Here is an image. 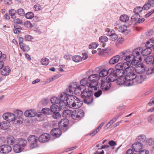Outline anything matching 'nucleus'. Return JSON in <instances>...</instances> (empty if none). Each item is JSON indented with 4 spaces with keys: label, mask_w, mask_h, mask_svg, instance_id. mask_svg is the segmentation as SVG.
Wrapping results in <instances>:
<instances>
[{
    "label": "nucleus",
    "mask_w": 154,
    "mask_h": 154,
    "mask_svg": "<svg viewBox=\"0 0 154 154\" xmlns=\"http://www.w3.org/2000/svg\"><path fill=\"white\" fill-rule=\"evenodd\" d=\"M96 89H93L90 90L89 88L88 90H85L80 91V93H81L82 97L83 99L84 102L87 104L91 103L93 100L92 97V92H94V90Z\"/></svg>",
    "instance_id": "f257e3e1"
},
{
    "label": "nucleus",
    "mask_w": 154,
    "mask_h": 154,
    "mask_svg": "<svg viewBox=\"0 0 154 154\" xmlns=\"http://www.w3.org/2000/svg\"><path fill=\"white\" fill-rule=\"evenodd\" d=\"M69 99L70 101L68 102L69 108L77 109L82 106V102L76 96H71Z\"/></svg>",
    "instance_id": "f03ea898"
},
{
    "label": "nucleus",
    "mask_w": 154,
    "mask_h": 154,
    "mask_svg": "<svg viewBox=\"0 0 154 154\" xmlns=\"http://www.w3.org/2000/svg\"><path fill=\"white\" fill-rule=\"evenodd\" d=\"M100 79L99 76L97 74H94L91 75L88 77V79L90 82L88 84L89 86H91V88L96 89L99 88L98 86V81Z\"/></svg>",
    "instance_id": "7ed1b4c3"
},
{
    "label": "nucleus",
    "mask_w": 154,
    "mask_h": 154,
    "mask_svg": "<svg viewBox=\"0 0 154 154\" xmlns=\"http://www.w3.org/2000/svg\"><path fill=\"white\" fill-rule=\"evenodd\" d=\"M70 96H69L64 92L61 93L59 104L61 108H66L67 104L68 105V102L70 101L69 98Z\"/></svg>",
    "instance_id": "20e7f679"
},
{
    "label": "nucleus",
    "mask_w": 154,
    "mask_h": 154,
    "mask_svg": "<svg viewBox=\"0 0 154 154\" xmlns=\"http://www.w3.org/2000/svg\"><path fill=\"white\" fill-rule=\"evenodd\" d=\"M126 72L127 74L126 75V79L127 80H132V79H133L136 77L135 75L136 74L135 73L136 72L135 68L133 66H130L128 68Z\"/></svg>",
    "instance_id": "39448f33"
},
{
    "label": "nucleus",
    "mask_w": 154,
    "mask_h": 154,
    "mask_svg": "<svg viewBox=\"0 0 154 154\" xmlns=\"http://www.w3.org/2000/svg\"><path fill=\"white\" fill-rule=\"evenodd\" d=\"M117 83L119 85H124L126 86H131L133 85V81L130 80H127L126 79V76L119 77L117 78Z\"/></svg>",
    "instance_id": "423d86ee"
},
{
    "label": "nucleus",
    "mask_w": 154,
    "mask_h": 154,
    "mask_svg": "<svg viewBox=\"0 0 154 154\" xmlns=\"http://www.w3.org/2000/svg\"><path fill=\"white\" fill-rule=\"evenodd\" d=\"M38 138L37 136L31 135L28 137V140L30 144V147L34 148L38 146Z\"/></svg>",
    "instance_id": "0eeeda50"
},
{
    "label": "nucleus",
    "mask_w": 154,
    "mask_h": 154,
    "mask_svg": "<svg viewBox=\"0 0 154 154\" xmlns=\"http://www.w3.org/2000/svg\"><path fill=\"white\" fill-rule=\"evenodd\" d=\"M72 118L74 119H80L84 116V113L83 110L80 109H77L72 111Z\"/></svg>",
    "instance_id": "6e6552de"
},
{
    "label": "nucleus",
    "mask_w": 154,
    "mask_h": 154,
    "mask_svg": "<svg viewBox=\"0 0 154 154\" xmlns=\"http://www.w3.org/2000/svg\"><path fill=\"white\" fill-rule=\"evenodd\" d=\"M128 50L122 51L120 53V55L121 56H122L121 57L122 60H125L127 62H131L134 58V56L132 54L128 55Z\"/></svg>",
    "instance_id": "1a4fd4ad"
},
{
    "label": "nucleus",
    "mask_w": 154,
    "mask_h": 154,
    "mask_svg": "<svg viewBox=\"0 0 154 154\" xmlns=\"http://www.w3.org/2000/svg\"><path fill=\"white\" fill-rule=\"evenodd\" d=\"M88 79L87 78H83L80 81V83L81 85H79L80 90L81 91H83L85 90L86 88V86L88 87L89 90H92L91 88V86H89L88 84H90L89 82L88 81Z\"/></svg>",
    "instance_id": "9d476101"
},
{
    "label": "nucleus",
    "mask_w": 154,
    "mask_h": 154,
    "mask_svg": "<svg viewBox=\"0 0 154 154\" xmlns=\"http://www.w3.org/2000/svg\"><path fill=\"white\" fill-rule=\"evenodd\" d=\"M109 75L106 78V80L109 82H113L117 80L118 78L116 76L114 72V69L112 68L109 69L108 70Z\"/></svg>",
    "instance_id": "9b49d317"
},
{
    "label": "nucleus",
    "mask_w": 154,
    "mask_h": 154,
    "mask_svg": "<svg viewBox=\"0 0 154 154\" xmlns=\"http://www.w3.org/2000/svg\"><path fill=\"white\" fill-rule=\"evenodd\" d=\"M135 76L136 77L132 80L133 81V85L134 82L138 84L141 83L146 78V75L144 74L143 75L142 74L138 75L136 74L135 75Z\"/></svg>",
    "instance_id": "f8f14e48"
},
{
    "label": "nucleus",
    "mask_w": 154,
    "mask_h": 154,
    "mask_svg": "<svg viewBox=\"0 0 154 154\" xmlns=\"http://www.w3.org/2000/svg\"><path fill=\"white\" fill-rule=\"evenodd\" d=\"M135 69L136 73L143 75L145 70V66L143 63L139 64L135 66Z\"/></svg>",
    "instance_id": "ddd939ff"
},
{
    "label": "nucleus",
    "mask_w": 154,
    "mask_h": 154,
    "mask_svg": "<svg viewBox=\"0 0 154 154\" xmlns=\"http://www.w3.org/2000/svg\"><path fill=\"white\" fill-rule=\"evenodd\" d=\"M3 117L7 121H12L14 120H17V118H15V116L11 113H4L3 115Z\"/></svg>",
    "instance_id": "4468645a"
},
{
    "label": "nucleus",
    "mask_w": 154,
    "mask_h": 154,
    "mask_svg": "<svg viewBox=\"0 0 154 154\" xmlns=\"http://www.w3.org/2000/svg\"><path fill=\"white\" fill-rule=\"evenodd\" d=\"M12 149L11 147L8 145H3L0 146V152L6 154L10 152Z\"/></svg>",
    "instance_id": "2eb2a0df"
},
{
    "label": "nucleus",
    "mask_w": 154,
    "mask_h": 154,
    "mask_svg": "<svg viewBox=\"0 0 154 154\" xmlns=\"http://www.w3.org/2000/svg\"><path fill=\"white\" fill-rule=\"evenodd\" d=\"M69 88H71L76 94H80V91H81L80 90V88H79V86L77 85V83L76 82L71 83Z\"/></svg>",
    "instance_id": "dca6fc26"
},
{
    "label": "nucleus",
    "mask_w": 154,
    "mask_h": 154,
    "mask_svg": "<svg viewBox=\"0 0 154 154\" xmlns=\"http://www.w3.org/2000/svg\"><path fill=\"white\" fill-rule=\"evenodd\" d=\"M130 66V62H125L123 63H119L117 64L115 66L116 68H118V67H120L122 69H124L125 71L128 69V68Z\"/></svg>",
    "instance_id": "f3484780"
},
{
    "label": "nucleus",
    "mask_w": 154,
    "mask_h": 154,
    "mask_svg": "<svg viewBox=\"0 0 154 154\" xmlns=\"http://www.w3.org/2000/svg\"><path fill=\"white\" fill-rule=\"evenodd\" d=\"M111 83L109 82L101 81V84L100 86L101 88L103 91H106L108 90L110 88Z\"/></svg>",
    "instance_id": "a211bd4d"
},
{
    "label": "nucleus",
    "mask_w": 154,
    "mask_h": 154,
    "mask_svg": "<svg viewBox=\"0 0 154 154\" xmlns=\"http://www.w3.org/2000/svg\"><path fill=\"white\" fill-rule=\"evenodd\" d=\"M50 133L52 135L57 138L59 137L62 134L61 130L59 128H55L52 129Z\"/></svg>",
    "instance_id": "6ab92c4d"
},
{
    "label": "nucleus",
    "mask_w": 154,
    "mask_h": 154,
    "mask_svg": "<svg viewBox=\"0 0 154 154\" xmlns=\"http://www.w3.org/2000/svg\"><path fill=\"white\" fill-rule=\"evenodd\" d=\"M143 144L140 142L134 143L132 146V148L136 152H139L142 149Z\"/></svg>",
    "instance_id": "aec40b11"
},
{
    "label": "nucleus",
    "mask_w": 154,
    "mask_h": 154,
    "mask_svg": "<svg viewBox=\"0 0 154 154\" xmlns=\"http://www.w3.org/2000/svg\"><path fill=\"white\" fill-rule=\"evenodd\" d=\"M37 115L36 111L34 109L27 110L24 112L25 116L27 117H33Z\"/></svg>",
    "instance_id": "412c9836"
},
{
    "label": "nucleus",
    "mask_w": 154,
    "mask_h": 154,
    "mask_svg": "<svg viewBox=\"0 0 154 154\" xmlns=\"http://www.w3.org/2000/svg\"><path fill=\"white\" fill-rule=\"evenodd\" d=\"M50 139V135L47 133L42 134L39 137V142L42 143L45 142Z\"/></svg>",
    "instance_id": "4be33fe9"
},
{
    "label": "nucleus",
    "mask_w": 154,
    "mask_h": 154,
    "mask_svg": "<svg viewBox=\"0 0 154 154\" xmlns=\"http://www.w3.org/2000/svg\"><path fill=\"white\" fill-rule=\"evenodd\" d=\"M69 122L68 120L66 119H63L61 120L58 123V125L60 128H63L64 127H66L68 126Z\"/></svg>",
    "instance_id": "5701e85b"
},
{
    "label": "nucleus",
    "mask_w": 154,
    "mask_h": 154,
    "mask_svg": "<svg viewBox=\"0 0 154 154\" xmlns=\"http://www.w3.org/2000/svg\"><path fill=\"white\" fill-rule=\"evenodd\" d=\"M141 50H140V48H137L135 49L133 51L132 54L134 55V58H137L139 60H141V58L140 56V53L141 52Z\"/></svg>",
    "instance_id": "b1692460"
},
{
    "label": "nucleus",
    "mask_w": 154,
    "mask_h": 154,
    "mask_svg": "<svg viewBox=\"0 0 154 154\" xmlns=\"http://www.w3.org/2000/svg\"><path fill=\"white\" fill-rule=\"evenodd\" d=\"M116 70H114V72L117 77L119 78L123 77V76L124 75L125 73L124 71L119 67H118V68H116Z\"/></svg>",
    "instance_id": "393cba45"
},
{
    "label": "nucleus",
    "mask_w": 154,
    "mask_h": 154,
    "mask_svg": "<svg viewBox=\"0 0 154 154\" xmlns=\"http://www.w3.org/2000/svg\"><path fill=\"white\" fill-rule=\"evenodd\" d=\"M15 114L16 115L17 118V122L18 123H22L21 116L23 114V112L20 110H17L15 112Z\"/></svg>",
    "instance_id": "a878e982"
},
{
    "label": "nucleus",
    "mask_w": 154,
    "mask_h": 154,
    "mask_svg": "<svg viewBox=\"0 0 154 154\" xmlns=\"http://www.w3.org/2000/svg\"><path fill=\"white\" fill-rule=\"evenodd\" d=\"M120 57L121 56L119 55L114 56L109 61V64L112 65L117 63L119 61Z\"/></svg>",
    "instance_id": "bb28decb"
},
{
    "label": "nucleus",
    "mask_w": 154,
    "mask_h": 154,
    "mask_svg": "<svg viewBox=\"0 0 154 154\" xmlns=\"http://www.w3.org/2000/svg\"><path fill=\"white\" fill-rule=\"evenodd\" d=\"M50 109L51 112H57L60 110V109H62L58 104H53L51 106Z\"/></svg>",
    "instance_id": "cd10ccee"
},
{
    "label": "nucleus",
    "mask_w": 154,
    "mask_h": 154,
    "mask_svg": "<svg viewBox=\"0 0 154 154\" xmlns=\"http://www.w3.org/2000/svg\"><path fill=\"white\" fill-rule=\"evenodd\" d=\"M51 112V109L49 108H45L42 109L41 112H40V114H39V118L41 117V115L42 114L48 115Z\"/></svg>",
    "instance_id": "c85d7f7f"
},
{
    "label": "nucleus",
    "mask_w": 154,
    "mask_h": 154,
    "mask_svg": "<svg viewBox=\"0 0 154 154\" xmlns=\"http://www.w3.org/2000/svg\"><path fill=\"white\" fill-rule=\"evenodd\" d=\"M11 72V70L8 66L3 67L1 70V73L2 75L6 76L8 75Z\"/></svg>",
    "instance_id": "c756f323"
},
{
    "label": "nucleus",
    "mask_w": 154,
    "mask_h": 154,
    "mask_svg": "<svg viewBox=\"0 0 154 154\" xmlns=\"http://www.w3.org/2000/svg\"><path fill=\"white\" fill-rule=\"evenodd\" d=\"M72 111L70 110H64L62 113V115L63 117H68L72 116Z\"/></svg>",
    "instance_id": "7c9ffc66"
},
{
    "label": "nucleus",
    "mask_w": 154,
    "mask_h": 154,
    "mask_svg": "<svg viewBox=\"0 0 154 154\" xmlns=\"http://www.w3.org/2000/svg\"><path fill=\"white\" fill-rule=\"evenodd\" d=\"M13 148L14 151L16 153L20 152L23 149L17 143L14 145Z\"/></svg>",
    "instance_id": "2f4dec72"
},
{
    "label": "nucleus",
    "mask_w": 154,
    "mask_h": 154,
    "mask_svg": "<svg viewBox=\"0 0 154 154\" xmlns=\"http://www.w3.org/2000/svg\"><path fill=\"white\" fill-rule=\"evenodd\" d=\"M152 52V49L150 48L147 47V48L144 49L141 51V54L144 56H147L150 54Z\"/></svg>",
    "instance_id": "473e14b6"
},
{
    "label": "nucleus",
    "mask_w": 154,
    "mask_h": 154,
    "mask_svg": "<svg viewBox=\"0 0 154 154\" xmlns=\"http://www.w3.org/2000/svg\"><path fill=\"white\" fill-rule=\"evenodd\" d=\"M146 47L149 48H152L153 50L154 51V40L153 39H150L147 42L146 45Z\"/></svg>",
    "instance_id": "72a5a7b5"
},
{
    "label": "nucleus",
    "mask_w": 154,
    "mask_h": 154,
    "mask_svg": "<svg viewBox=\"0 0 154 154\" xmlns=\"http://www.w3.org/2000/svg\"><path fill=\"white\" fill-rule=\"evenodd\" d=\"M17 143L23 149L26 145L27 141L26 140L21 138L18 140Z\"/></svg>",
    "instance_id": "f704fd0d"
},
{
    "label": "nucleus",
    "mask_w": 154,
    "mask_h": 154,
    "mask_svg": "<svg viewBox=\"0 0 154 154\" xmlns=\"http://www.w3.org/2000/svg\"><path fill=\"white\" fill-rule=\"evenodd\" d=\"M146 139V136L144 135L141 134L138 136L136 139L137 141L138 142H143Z\"/></svg>",
    "instance_id": "c9c22d12"
},
{
    "label": "nucleus",
    "mask_w": 154,
    "mask_h": 154,
    "mask_svg": "<svg viewBox=\"0 0 154 154\" xmlns=\"http://www.w3.org/2000/svg\"><path fill=\"white\" fill-rule=\"evenodd\" d=\"M8 12L9 14L11 16L12 19H16L15 15L17 13V11L16 10L13 9H11L9 10Z\"/></svg>",
    "instance_id": "e433bc0d"
},
{
    "label": "nucleus",
    "mask_w": 154,
    "mask_h": 154,
    "mask_svg": "<svg viewBox=\"0 0 154 154\" xmlns=\"http://www.w3.org/2000/svg\"><path fill=\"white\" fill-rule=\"evenodd\" d=\"M154 59V56H149L146 58L145 61L147 64L151 65L152 64Z\"/></svg>",
    "instance_id": "4c0bfd02"
},
{
    "label": "nucleus",
    "mask_w": 154,
    "mask_h": 154,
    "mask_svg": "<svg viewBox=\"0 0 154 154\" xmlns=\"http://www.w3.org/2000/svg\"><path fill=\"white\" fill-rule=\"evenodd\" d=\"M108 74H109L108 70L107 71L106 69H104L103 68L100 73V75H98L100 77H103L106 76Z\"/></svg>",
    "instance_id": "58836bf2"
},
{
    "label": "nucleus",
    "mask_w": 154,
    "mask_h": 154,
    "mask_svg": "<svg viewBox=\"0 0 154 154\" xmlns=\"http://www.w3.org/2000/svg\"><path fill=\"white\" fill-rule=\"evenodd\" d=\"M51 101L53 104H59L60 99L56 97H53L51 98Z\"/></svg>",
    "instance_id": "ea45409f"
},
{
    "label": "nucleus",
    "mask_w": 154,
    "mask_h": 154,
    "mask_svg": "<svg viewBox=\"0 0 154 154\" xmlns=\"http://www.w3.org/2000/svg\"><path fill=\"white\" fill-rule=\"evenodd\" d=\"M15 139L13 137H8L7 139V142L8 144H13L15 142Z\"/></svg>",
    "instance_id": "a19ab883"
},
{
    "label": "nucleus",
    "mask_w": 154,
    "mask_h": 154,
    "mask_svg": "<svg viewBox=\"0 0 154 154\" xmlns=\"http://www.w3.org/2000/svg\"><path fill=\"white\" fill-rule=\"evenodd\" d=\"M153 73H154V67H152L148 69L147 70L145 69V72L143 73V74L144 75H145V74L149 75Z\"/></svg>",
    "instance_id": "79ce46f5"
},
{
    "label": "nucleus",
    "mask_w": 154,
    "mask_h": 154,
    "mask_svg": "<svg viewBox=\"0 0 154 154\" xmlns=\"http://www.w3.org/2000/svg\"><path fill=\"white\" fill-rule=\"evenodd\" d=\"M127 29V26L125 25L119 26L118 28V31L121 32H125Z\"/></svg>",
    "instance_id": "37998d69"
},
{
    "label": "nucleus",
    "mask_w": 154,
    "mask_h": 154,
    "mask_svg": "<svg viewBox=\"0 0 154 154\" xmlns=\"http://www.w3.org/2000/svg\"><path fill=\"white\" fill-rule=\"evenodd\" d=\"M106 31L107 32L106 35L108 36L111 37L115 33V32L112 29H111L109 28H107L106 29Z\"/></svg>",
    "instance_id": "c03bdc74"
},
{
    "label": "nucleus",
    "mask_w": 154,
    "mask_h": 154,
    "mask_svg": "<svg viewBox=\"0 0 154 154\" xmlns=\"http://www.w3.org/2000/svg\"><path fill=\"white\" fill-rule=\"evenodd\" d=\"M120 20L121 21L123 22H127L129 20V17L126 15H123L120 16Z\"/></svg>",
    "instance_id": "a18cd8bd"
},
{
    "label": "nucleus",
    "mask_w": 154,
    "mask_h": 154,
    "mask_svg": "<svg viewBox=\"0 0 154 154\" xmlns=\"http://www.w3.org/2000/svg\"><path fill=\"white\" fill-rule=\"evenodd\" d=\"M64 93H66V94L69 96H73L72 95L73 94L74 92L71 88H68L66 89Z\"/></svg>",
    "instance_id": "49530a36"
},
{
    "label": "nucleus",
    "mask_w": 154,
    "mask_h": 154,
    "mask_svg": "<svg viewBox=\"0 0 154 154\" xmlns=\"http://www.w3.org/2000/svg\"><path fill=\"white\" fill-rule=\"evenodd\" d=\"M72 58V60L76 62H79L82 60V57L78 55L75 56Z\"/></svg>",
    "instance_id": "de8ad7c7"
},
{
    "label": "nucleus",
    "mask_w": 154,
    "mask_h": 154,
    "mask_svg": "<svg viewBox=\"0 0 154 154\" xmlns=\"http://www.w3.org/2000/svg\"><path fill=\"white\" fill-rule=\"evenodd\" d=\"M140 17V16L139 14H135L131 17V19L132 21H136L137 23Z\"/></svg>",
    "instance_id": "09e8293b"
},
{
    "label": "nucleus",
    "mask_w": 154,
    "mask_h": 154,
    "mask_svg": "<svg viewBox=\"0 0 154 154\" xmlns=\"http://www.w3.org/2000/svg\"><path fill=\"white\" fill-rule=\"evenodd\" d=\"M41 62L42 65H47L49 63V60L47 58H43L41 59Z\"/></svg>",
    "instance_id": "8fccbe9b"
},
{
    "label": "nucleus",
    "mask_w": 154,
    "mask_h": 154,
    "mask_svg": "<svg viewBox=\"0 0 154 154\" xmlns=\"http://www.w3.org/2000/svg\"><path fill=\"white\" fill-rule=\"evenodd\" d=\"M143 10V8L140 7H137L134 9V12L135 14H139Z\"/></svg>",
    "instance_id": "3c124183"
},
{
    "label": "nucleus",
    "mask_w": 154,
    "mask_h": 154,
    "mask_svg": "<svg viewBox=\"0 0 154 154\" xmlns=\"http://www.w3.org/2000/svg\"><path fill=\"white\" fill-rule=\"evenodd\" d=\"M108 40V38L106 36H100L99 39V41L100 42H105Z\"/></svg>",
    "instance_id": "603ef678"
},
{
    "label": "nucleus",
    "mask_w": 154,
    "mask_h": 154,
    "mask_svg": "<svg viewBox=\"0 0 154 154\" xmlns=\"http://www.w3.org/2000/svg\"><path fill=\"white\" fill-rule=\"evenodd\" d=\"M147 145L150 146L154 144V140L152 138H149L146 140Z\"/></svg>",
    "instance_id": "864d4df0"
},
{
    "label": "nucleus",
    "mask_w": 154,
    "mask_h": 154,
    "mask_svg": "<svg viewBox=\"0 0 154 154\" xmlns=\"http://www.w3.org/2000/svg\"><path fill=\"white\" fill-rule=\"evenodd\" d=\"M148 121L151 124L154 125V115H151L149 117Z\"/></svg>",
    "instance_id": "5fc2aeb1"
},
{
    "label": "nucleus",
    "mask_w": 154,
    "mask_h": 154,
    "mask_svg": "<svg viewBox=\"0 0 154 154\" xmlns=\"http://www.w3.org/2000/svg\"><path fill=\"white\" fill-rule=\"evenodd\" d=\"M25 17L28 19H32L34 17V14L32 12H29L27 13L25 15Z\"/></svg>",
    "instance_id": "6e6d98bb"
},
{
    "label": "nucleus",
    "mask_w": 154,
    "mask_h": 154,
    "mask_svg": "<svg viewBox=\"0 0 154 154\" xmlns=\"http://www.w3.org/2000/svg\"><path fill=\"white\" fill-rule=\"evenodd\" d=\"M52 116L54 119H58L60 118L61 115L58 112H53L52 115Z\"/></svg>",
    "instance_id": "4d7b16f0"
},
{
    "label": "nucleus",
    "mask_w": 154,
    "mask_h": 154,
    "mask_svg": "<svg viewBox=\"0 0 154 154\" xmlns=\"http://www.w3.org/2000/svg\"><path fill=\"white\" fill-rule=\"evenodd\" d=\"M17 13L18 15L20 16H23L25 14V12L23 9L22 8H20L17 9Z\"/></svg>",
    "instance_id": "13d9d810"
},
{
    "label": "nucleus",
    "mask_w": 154,
    "mask_h": 154,
    "mask_svg": "<svg viewBox=\"0 0 154 154\" xmlns=\"http://www.w3.org/2000/svg\"><path fill=\"white\" fill-rule=\"evenodd\" d=\"M139 59H137V58H134L132 61L130 62V65L132 64L133 66H135L138 63Z\"/></svg>",
    "instance_id": "bf43d9fd"
},
{
    "label": "nucleus",
    "mask_w": 154,
    "mask_h": 154,
    "mask_svg": "<svg viewBox=\"0 0 154 154\" xmlns=\"http://www.w3.org/2000/svg\"><path fill=\"white\" fill-rule=\"evenodd\" d=\"M97 89L96 90H94V91H96L95 92L94 95L96 97H99L102 93V91L101 90L99 89L97 91Z\"/></svg>",
    "instance_id": "052dcab7"
},
{
    "label": "nucleus",
    "mask_w": 154,
    "mask_h": 154,
    "mask_svg": "<svg viewBox=\"0 0 154 154\" xmlns=\"http://www.w3.org/2000/svg\"><path fill=\"white\" fill-rule=\"evenodd\" d=\"M117 119L116 117L112 119L106 125L107 126L109 127L113 123L115 122Z\"/></svg>",
    "instance_id": "680f3d73"
},
{
    "label": "nucleus",
    "mask_w": 154,
    "mask_h": 154,
    "mask_svg": "<svg viewBox=\"0 0 154 154\" xmlns=\"http://www.w3.org/2000/svg\"><path fill=\"white\" fill-rule=\"evenodd\" d=\"M104 68L103 66H100L95 69V71L96 72L99 73L100 75V73L101 72L102 69Z\"/></svg>",
    "instance_id": "e2e57ef3"
},
{
    "label": "nucleus",
    "mask_w": 154,
    "mask_h": 154,
    "mask_svg": "<svg viewBox=\"0 0 154 154\" xmlns=\"http://www.w3.org/2000/svg\"><path fill=\"white\" fill-rule=\"evenodd\" d=\"M110 37V39L111 40L115 41L118 38V36L115 32L113 34V35H112Z\"/></svg>",
    "instance_id": "0e129e2a"
},
{
    "label": "nucleus",
    "mask_w": 154,
    "mask_h": 154,
    "mask_svg": "<svg viewBox=\"0 0 154 154\" xmlns=\"http://www.w3.org/2000/svg\"><path fill=\"white\" fill-rule=\"evenodd\" d=\"M151 6V5L149 3H146L143 6V7H142V8H143V9H144L145 10H147L150 8Z\"/></svg>",
    "instance_id": "69168bd1"
},
{
    "label": "nucleus",
    "mask_w": 154,
    "mask_h": 154,
    "mask_svg": "<svg viewBox=\"0 0 154 154\" xmlns=\"http://www.w3.org/2000/svg\"><path fill=\"white\" fill-rule=\"evenodd\" d=\"M98 45L95 43H93L91 44L89 46V49H94L96 48Z\"/></svg>",
    "instance_id": "338daca9"
},
{
    "label": "nucleus",
    "mask_w": 154,
    "mask_h": 154,
    "mask_svg": "<svg viewBox=\"0 0 154 154\" xmlns=\"http://www.w3.org/2000/svg\"><path fill=\"white\" fill-rule=\"evenodd\" d=\"M24 26L28 28H30L32 27V24L29 21H26L24 23Z\"/></svg>",
    "instance_id": "774afa93"
}]
</instances>
